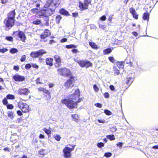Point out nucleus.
<instances>
[{"mask_svg": "<svg viewBox=\"0 0 158 158\" xmlns=\"http://www.w3.org/2000/svg\"><path fill=\"white\" fill-rule=\"evenodd\" d=\"M17 113L19 116H21L22 115V113L20 110H18L17 112Z\"/></svg>", "mask_w": 158, "mask_h": 158, "instance_id": "nucleus-62", "label": "nucleus"}, {"mask_svg": "<svg viewBox=\"0 0 158 158\" xmlns=\"http://www.w3.org/2000/svg\"><path fill=\"white\" fill-rule=\"evenodd\" d=\"M15 20L6 18L4 21L6 26L8 27H12L14 24Z\"/></svg>", "mask_w": 158, "mask_h": 158, "instance_id": "nucleus-9", "label": "nucleus"}, {"mask_svg": "<svg viewBox=\"0 0 158 158\" xmlns=\"http://www.w3.org/2000/svg\"><path fill=\"white\" fill-rule=\"evenodd\" d=\"M19 36L21 40L23 42H25L26 37L24 33L22 31H20L19 33Z\"/></svg>", "mask_w": 158, "mask_h": 158, "instance_id": "nucleus-15", "label": "nucleus"}, {"mask_svg": "<svg viewBox=\"0 0 158 158\" xmlns=\"http://www.w3.org/2000/svg\"><path fill=\"white\" fill-rule=\"evenodd\" d=\"M41 2V1L40 0H37L34 2L33 4H35L36 7H39L40 6Z\"/></svg>", "mask_w": 158, "mask_h": 158, "instance_id": "nucleus-24", "label": "nucleus"}, {"mask_svg": "<svg viewBox=\"0 0 158 158\" xmlns=\"http://www.w3.org/2000/svg\"><path fill=\"white\" fill-rule=\"evenodd\" d=\"M60 13L63 15H69V13L68 11H67L66 10H65V9H60Z\"/></svg>", "mask_w": 158, "mask_h": 158, "instance_id": "nucleus-19", "label": "nucleus"}, {"mask_svg": "<svg viewBox=\"0 0 158 158\" xmlns=\"http://www.w3.org/2000/svg\"><path fill=\"white\" fill-rule=\"evenodd\" d=\"M143 19L144 20L148 21L149 19V15L148 13H144L143 16Z\"/></svg>", "mask_w": 158, "mask_h": 158, "instance_id": "nucleus-25", "label": "nucleus"}, {"mask_svg": "<svg viewBox=\"0 0 158 158\" xmlns=\"http://www.w3.org/2000/svg\"><path fill=\"white\" fill-rule=\"evenodd\" d=\"M18 106L19 108L24 113H27L31 110V108L29 107L28 105L26 103H23L22 102H20L19 103Z\"/></svg>", "mask_w": 158, "mask_h": 158, "instance_id": "nucleus-3", "label": "nucleus"}, {"mask_svg": "<svg viewBox=\"0 0 158 158\" xmlns=\"http://www.w3.org/2000/svg\"><path fill=\"white\" fill-rule=\"evenodd\" d=\"M38 89L40 91H42L44 93L46 94H49V91L46 90L42 87H40L38 88Z\"/></svg>", "mask_w": 158, "mask_h": 158, "instance_id": "nucleus-21", "label": "nucleus"}, {"mask_svg": "<svg viewBox=\"0 0 158 158\" xmlns=\"http://www.w3.org/2000/svg\"><path fill=\"white\" fill-rule=\"evenodd\" d=\"M6 98L8 99H14L15 98L14 95L12 94H8L6 96Z\"/></svg>", "mask_w": 158, "mask_h": 158, "instance_id": "nucleus-33", "label": "nucleus"}, {"mask_svg": "<svg viewBox=\"0 0 158 158\" xmlns=\"http://www.w3.org/2000/svg\"><path fill=\"white\" fill-rule=\"evenodd\" d=\"M133 17L135 19H138V15L137 13H135L134 14L132 15Z\"/></svg>", "mask_w": 158, "mask_h": 158, "instance_id": "nucleus-52", "label": "nucleus"}, {"mask_svg": "<svg viewBox=\"0 0 158 158\" xmlns=\"http://www.w3.org/2000/svg\"><path fill=\"white\" fill-rule=\"evenodd\" d=\"M110 131L112 132H114L116 131L117 129L115 127H113L110 128Z\"/></svg>", "mask_w": 158, "mask_h": 158, "instance_id": "nucleus-54", "label": "nucleus"}, {"mask_svg": "<svg viewBox=\"0 0 158 158\" xmlns=\"http://www.w3.org/2000/svg\"><path fill=\"white\" fill-rule=\"evenodd\" d=\"M18 93L20 95H28L30 93V90L27 88H19L18 91Z\"/></svg>", "mask_w": 158, "mask_h": 158, "instance_id": "nucleus-8", "label": "nucleus"}, {"mask_svg": "<svg viewBox=\"0 0 158 158\" xmlns=\"http://www.w3.org/2000/svg\"><path fill=\"white\" fill-rule=\"evenodd\" d=\"M123 143H122L119 142L118 143L116 144V145L119 146L120 148H122Z\"/></svg>", "mask_w": 158, "mask_h": 158, "instance_id": "nucleus-57", "label": "nucleus"}, {"mask_svg": "<svg viewBox=\"0 0 158 158\" xmlns=\"http://www.w3.org/2000/svg\"><path fill=\"white\" fill-rule=\"evenodd\" d=\"M43 131H44L45 133L48 135H50L51 133V131L47 129L46 128H44L43 129Z\"/></svg>", "mask_w": 158, "mask_h": 158, "instance_id": "nucleus-27", "label": "nucleus"}, {"mask_svg": "<svg viewBox=\"0 0 158 158\" xmlns=\"http://www.w3.org/2000/svg\"><path fill=\"white\" fill-rule=\"evenodd\" d=\"M101 20L102 21H105L106 19V17L105 15H103L101 18Z\"/></svg>", "mask_w": 158, "mask_h": 158, "instance_id": "nucleus-59", "label": "nucleus"}, {"mask_svg": "<svg viewBox=\"0 0 158 158\" xmlns=\"http://www.w3.org/2000/svg\"><path fill=\"white\" fill-rule=\"evenodd\" d=\"M66 47L67 48H77V46L73 44H70L66 45Z\"/></svg>", "mask_w": 158, "mask_h": 158, "instance_id": "nucleus-28", "label": "nucleus"}, {"mask_svg": "<svg viewBox=\"0 0 158 158\" xmlns=\"http://www.w3.org/2000/svg\"><path fill=\"white\" fill-rule=\"evenodd\" d=\"M110 88L111 90L112 91H114L115 89L114 86L113 85H110Z\"/></svg>", "mask_w": 158, "mask_h": 158, "instance_id": "nucleus-61", "label": "nucleus"}, {"mask_svg": "<svg viewBox=\"0 0 158 158\" xmlns=\"http://www.w3.org/2000/svg\"><path fill=\"white\" fill-rule=\"evenodd\" d=\"M117 65L120 69H123L124 67L123 63V62H118Z\"/></svg>", "mask_w": 158, "mask_h": 158, "instance_id": "nucleus-31", "label": "nucleus"}, {"mask_svg": "<svg viewBox=\"0 0 158 158\" xmlns=\"http://www.w3.org/2000/svg\"><path fill=\"white\" fill-rule=\"evenodd\" d=\"M57 71L59 74L64 77L70 76L72 74L70 70L66 68H59Z\"/></svg>", "mask_w": 158, "mask_h": 158, "instance_id": "nucleus-2", "label": "nucleus"}, {"mask_svg": "<svg viewBox=\"0 0 158 158\" xmlns=\"http://www.w3.org/2000/svg\"><path fill=\"white\" fill-rule=\"evenodd\" d=\"M104 144L102 143H98L97 144V146L98 147L100 148H102V147H104Z\"/></svg>", "mask_w": 158, "mask_h": 158, "instance_id": "nucleus-41", "label": "nucleus"}, {"mask_svg": "<svg viewBox=\"0 0 158 158\" xmlns=\"http://www.w3.org/2000/svg\"><path fill=\"white\" fill-rule=\"evenodd\" d=\"M132 79L131 78L129 77V78H127V80L126 82L127 84L130 85L132 83Z\"/></svg>", "mask_w": 158, "mask_h": 158, "instance_id": "nucleus-32", "label": "nucleus"}, {"mask_svg": "<svg viewBox=\"0 0 158 158\" xmlns=\"http://www.w3.org/2000/svg\"><path fill=\"white\" fill-rule=\"evenodd\" d=\"M98 121L100 123H104L106 122V121L104 119H98Z\"/></svg>", "mask_w": 158, "mask_h": 158, "instance_id": "nucleus-51", "label": "nucleus"}, {"mask_svg": "<svg viewBox=\"0 0 158 158\" xmlns=\"http://www.w3.org/2000/svg\"><path fill=\"white\" fill-rule=\"evenodd\" d=\"M53 59L51 58H48L46 59V64L50 66L53 65L52 61Z\"/></svg>", "mask_w": 158, "mask_h": 158, "instance_id": "nucleus-18", "label": "nucleus"}, {"mask_svg": "<svg viewBox=\"0 0 158 158\" xmlns=\"http://www.w3.org/2000/svg\"><path fill=\"white\" fill-rule=\"evenodd\" d=\"M129 11L130 13H131L132 15L136 13L135 9L132 7L130 8Z\"/></svg>", "mask_w": 158, "mask_h": 158, "instance_id": "nucleus-30", "label": "nucleus"}, {"mask_svg": "<svg viewBox=\"0 0 158 158\" xmlns=\"http://www.w3.org/2000/svg\"><path fill=\"white\" fill-rule=\"evenodd\" d=\"M38 9L37 8L33 9L31 10L30 12L32 14H35V13L38 12Z\"/></svg>", "mask_w": 158, "mask_h": 158, "instance_id": "nucleus-37", "label": "nucleus"}, {"mask_svg": "<svg viewBox=\"0 0 158 158\" xmlns=\"http://www.w3.org/2000/svg\"><path fill=\"white\" fill-rule=\"evenodd\" d=\"M89 4L87 2H85V1L84 3L81 2H79V7L80 9H82V10H83L85 9H87L88 6V5Z\"/></svg>", "mask_w": 158, "mask_h": 158, "instance_id": "nucleus-13", "label": "nucleus"}, {"mask_svg": "<svg viewBox=\"0 0 158 158\" xmlns=\"http://www.w3.org/2000/svg\"><path fill=\"white\" fill-rule=\"evenodd\" d=\"M112 155V154L110 152L105 153L104 156L106 157H109Z\"/></svg>", "mask_w": 158, "mask_h": 158, "instance_id": "nucleus-39", "label": "nucleus"}, {"mask_svg": "<svg viewBox=\"0 0 158 158\" xmlns=\"http://www.w3.org/2000/svg\"><path fill=\"white\" fill-rule=\"evenodd\" d=\"M107 138L109 139L110 140H114L115 139L114 135H108L106 136Z\"/></svg>", "mask_w": 158, "mask_h": 158, "instance_id": "nucleus-29", "label": "nucleus"}, {"mask_svg": "<svg viewBox=\"0 0 158 158\" xmlns=\"http://www.w3.org/2000/svg\"><path fill=\"white\" fill-rule=\"evenodd\" d=\"M36 16L37 17H40L41 16H44V11L42 10L40 11H38L36 14Z\"/></svg>", "mask_w": 158, "mask_h": 158, "instance_id": "nucleus-20", "label": "nucleus"}, {"mask_svg": "<svg viewBox=\"0 0 158 158\" xmlns=\"http://www.w3.org/2000/svg\"><path fill=\"white\" fill-rule=\"evenodd\" d=\"M46 52L43 49H41L36 52H32L31 53V56L33 58L38 57L42 56L43 54H46Z\"/></svg>", "mask_w": 158, "mask_h": 158, "instance_id": "nucleus-7", "label": "nucleus"}, {"mask_svg": "<svg viewBox=\"0 0 158 158\" xmlns=\"http://www.w3.org/2000/svg\"><path fill=\"white\" fill-rule=\"evenodd\" d=\"M114 72L115 74L118 75L119 73V70H118L116 67H114Z\"/></svg>", "mask_w": 158, "mask_h": 158, "instance_id": "nucleus-43", "label": "nucleus"}, {"mask_svg": "<svg viewBox=\"0 0 158 158\" xmlns=\"http://www.w3.org/2000/svg\"><path fill=\"white\" fill-rule=\"evenodd\" d=\"M74 60L82 67H85L88 68L92 65V63L89 61L81 60L76 59H75Z\"/></svg>", "mask_w": 158, "mask_h": 158, "instance_id": "nucleus-4", "label": "nucleus"}, {"mask_svg": "<svg viewBox=\"0 0 158 158\" xmlns=\"http://www.w3.org/2000/svg\"><path fill=\"white\" fill-rule=\"evenodd\" d=\"M31 66L33 67L34 68L38 69L39 68V66L37 65L36 64H31Z\"/></svg>", "mask_w": 158, "mask_h": 158, "instance_id": "nucleus-49", "label": "nucleus"}, {"mask_svg": "<svg viewBox=\"0 0 158 158\" xmlns=\"http://www.w3.org/2000/svg\"><path fill=\"white\" fill-rule=\"evenodd\" d=\"M93 88L94 91L96 92H98L99 90V88L96 85H94Z\"/></svg>", "mask_w": 158, "mask_h": 158, "instance_id": "nucleus-45", "label": "nucleus"}, {"mask_svg": "<svg viewBox=\"0 0 158 158\" xmlns=\"http://www.w3.org/2000/svg\"><path fill=\"white\" fill-rule=\"evenodd\" d=\"M31 65L30 64H27L25 65V68L27 69H29L31 67Z\"/></svg>", "mask_w": 158, "mask_h": 158, "instance_id": "nucleus-56", "label": "nucleus"}, {"mask_svg": "<svg viewBox=\"0 0 158 158\" xmlns=\"http://www.w3.org/2000/svg\"><path fill=\"white\" fill-rule=\"evenodd\" d=\"M10 52L12 53H15L18 52V50L15 48H12L10 50Z\"/></svg>", "mask_w": 158, "mask_h": 158, "instance_id": "nucleus-35", "label": "nucleus"}, {"mask_svg": "<svg viewBox=\"0 0 158 158\" xmlns=\"http://www.w3.org/2000/svg\"><path fill=\"white\" fill-rule=\"evenodd\" d=\"M104 96L106 98H108L109 96V94L108 93H106L104 94Z\"/></svg>", "mask_w": 158, "mask_h": 158, "instance_id": "nucleus-58", "label": "nucleus"}, {"mask_svg": "<svg viewBox=\"0 0 158 158\" xmlns=\"http://www.w3.org/2000/svg\"><path fill=\"white\" fill-rule=\"evenodd\" d=\"M50 35V31L48 30L45 29L44 34L41 35L40 37L41 39H44Z\"/></svg>", "mask_w": 158, "mask_h": 158, "instance_id": "nucleus-14", "label": "nucleus"}, {"mask_svg": "<svg viewBox=\"0 0 158 158\" xmlns=\"http://www.w3.org/2000/svg\"><path fill=\"white\" fill-rule=\"evenodd\" d=\"M54 137L55 138V139L57 140V141H59L61 139V137L60 135H56L54 136Z\"/></svg>", "mask_w": 158, "mask_h": 158, "instance_id": "nucleus-36", "label": "nucleus"}, {"mask_svg": "<svg viewBox=\"0 0 158 158\" xmlns=\"http://www.w3.org/2000/svg\"><path fill=\"white\" fill-rule=\"evenodd\" d=\"M15 11L13 10L11 12H10L8 15V17L7 18L8 19H13L15 20L14 18L15 17Z\"/></svg>", "mask_w": 158, "mask_h": 158, "instance_id": "nucleus-17", "label": "nucleus"}, {"mask_svg": "<svg viewBox=\"0 0 158 158\" xmlns=\"http://www.w3.org/2000/svg\"><path fill=\"white\" fill-rule=\"evenodd\" d=\"M61 17L60 15H58L56 17V22L57 23H59L60 22V20L61 19Z\"/></svg>", "mask_w": 158, "mask_h": 158, "instance_id": "nucleus-34", "label": "nucleus"}, {"mask_svg": "<svg viewBox=\"0 0 158 158\" xmlns=\"http://www.w3.org/2000/svg\"><path fill=\"white\" fill-rule=\"evenodd\" d=\"M55 8H52L47 9L45 10H44V17H47L50 16L53 14V12L55 10Z\"/></svg>", "mask_w": 158, "mask_h": 158, "instance_id": "nucleus-11", "label": "nucleus"}, {"mask_svg": "<svg viewBox=\"0 0 158 158\" xmlns=\"http://www.w3.org/2000/svg\"><path fill=\"white\" fill-rule=\"evenodd\" d=\"M54 59L56 62L58 63H60L61 62L60 58L58 55H55L54 56Z\"/></svg>", "mask_w": 158, "mask_h": 158, "instance_id": "nucleus-22", "label": "nucleus"}, {"mask_svg": "<svg viewBox=\"0 0 158 158\" xmlns=\"http://www.w3.org/2000/svg\"><path fill=\"white\" fill-rule=\"evenodd\" d=\"M7 114L8 117L11 119H13L15 115L14 114L13 112L12 111H8L7 113Z\"/></svg>", "mask_w": 158, "mask_h": 158, "instance_id": "nucleus-23", "label": "nucleus"}, {"mask_svg": "<svg viewBox=\"0 0 158 158\" xmlns=\"http://www.w3.org/2000/svg\"><path fill=\"white\" fill-rule=\"evenodd\" d=\"M8 51V49L6 48H4L2 49H0V52L4 53Z\"/></svg>", "mask_w": 158, "mask_h": 158, "instance_id": "nucleus-44", "label": "nucleus"}, {"mask_svg": "<svg viewBox=\"0 0 158 158\" xmlns=\"http://www.w3.org/2000/svg\"><path fill=\"white\" fill-rule=\"evenodd\" d=\"M26 55H23L21 57V58L20 59V60L22 62H23L25 60H26Z\"/></svg>", "mask_w": 158, "mask_h": 158, "instance_id": "nucleus-48", "label": "nucleus"}, {"mask_svg": "<svg viewBox=\"0 0 158 158\" xmlns=\"http://www.w3.org/2000/svg\"><path fill=\"white\" fill-rule=\"evenodd\" d=\"M41 23V21L40 20H37L35 21H34L33 22V23L35 24L38 25L40 24Z\"/></svg>", "mask_w": 158, "mask_h": 158, "instance_id": "nucleus-40", "label": "nucleus"}, {"mask_svg": "<svg viewBox=\"0 0 158 158\" xmlns=\"http://www.w3.org/2000/svg\"><path fill=\"white\" fill-rule=\"evenodd\" d=\"M72 148H70L66 147L63 150V152L64 153V156L65 158H70L71 156V152L72 151L75 147V145L72 146Z\"/></svg>", "mask_w": 158, "mask_h": 158, "instance_id": "nucleus-5", "label": "nucleus"}, {"mask_svg": "<svg viewBox=\"0 0 158 158\" xmlns=\"http://www.w3.org/2000/svg\"><path fill=\"white\" fill-rule=\"evenodd\" d=\"M67 40L66 38H63L60 41L61 43H63L65 42Z\"/></svg>", "mask_w": 158, "mask_h": 158, "instance_id": "nucleus-63", "label": "nucleus"}, {"mask_svg": "<svg viewBox=\"0 0 158 158\" xmlns=\"http://www.w3.org/2000/svg\"><path fill=\"white\" fill-rule=\"evenodd\" d=\"M13 78L15 81L22 82L24 81L25 78L24 77L16 74L13 76Z\"/></svg>", "mask_w": 158, "mask_h": 158, "instance_id": "nucleus-10", "label": "nucleus"}, {"mask_svg": "<svg viewBox=\"0 0 158 158\" xmlns=\"http://www.w3.org/2000/svg\"><path fill=\"white\" fill-rule=\"evenodd\" d=\"M6 39L8 41H12L13 38L12 37L10 36L6 37Z\"/></svg>", "mask_w": 158, "mask_h": 158, "instance_id": "nucleus-53", "label": "nucleus"}, {"mask_svg": "<svg viewBox=\"0 0 158 158\" xmlns=\"http://www.w3.org/2000/svg\"><path fill=\"white\" fill-rule=\"evenodd\" d=\"M14 69L15 70L18 71L19 70V68L18 66H14Z\"/></svg>", "mask_w": 158, "mask_h": 158, "instance_id": "nucleus-64", "label": "nucleus"}, {"mask_svg": "<svg viewBox=\"0 0 158 158\" xmlns=\"http://www.w3.org/2000/svg\"><path fill=\"white\" fill-rule=\"evenodd\" d=\"M74 94L72 96L70 99H64L61 100V102L64 104L66 106L70 109H72L74 108L77 105V103L80 102L81 100L79 99L77 102H75L71 99H74L79 98L80 94L79 89H77L75 91Z\"/></svg>", "mask_w": 158, "mask_h": 158, "instance_id": "nucleus-1", "label": "nucleus"}, {"mask_svg": "<svg viewBox=\"0 0 158 158\" xmlns=\"http://www.w3.org/2000/svg\"><path fill=\"white\" fill-rule=\"evenodd\" d=\"M7 108L8 109H12L14 108V106L12 104H9L7 105Z\"/></svg>", "mask_w": 158, "mask_h": 158, "instance_id": "nucleus-46", "label": "nucleus"}, {"mask_svg": "<svg viewBox=\"0 0 158 158\" xmlns=\"http://www.w3.org/2000/svg\"><path fill=\"white\" fill-rule=\"evenodd\" d=\"M90 46L93 48L97 49L98 48L96 44L93 42H90L89 43Z\"/></svg>", "mask_w": 158, "mask_h": 158, "instance_id": "nucleus-26", "label": "nucleus"}, {"mask_svg": "<svg viewBox=\"0 0 158 158\" xmlns=\"http://www.w3.org/2000/svg\"><path fill=\"white\" fill-rule=\"evenodd\" d=\"M108 58L110 61L112 63H114L115 61L114 58L112 57H109Z\"/></svg>", "mask_w": 158, "mask_h": 158, "instance_id": "nucleus-55", "label": "nucleus"}, {"mask_svg": "<svg viewBox=\"0 0 158 158\" xmlns=\"http://www.w3.org/2000/svg\"><path fill=\"white\" fill-rule=\"evenodd\" d=\"M51 6L52 8H55L56 4L54 2L53 0H48L45 4L44 7L47 8Z\"/></svg>", "mask_w": 158, "mask_h": 158, "instance_id": "nucleus-12", "label": "nucleus"}, {"mask_svg": "<svg viewBox=\"0 0 158 158\" xmlns=\"http://www.w3.org/2000/svg\"><path fill=\"white\" fill-rule=\"evenodd\" d=\"M111 51V50L110 48L107 49L104 51L105 54L110 53Z\"/></svg>", "mask_w": 158, "mask_h": 158, "instance_id": "nucleus-38", "label": "nucleus"}, {"mask_svg": "<svg viewBox=\"0 0 158 158\" xmlns=\"http://www.w3.org/2000/svg\"><path fill=\"white\" fill-rule=\"evenodd\" d=\"M76 77L73 76L71 77L69 79L67 80L65 83V86L67 88L72 87L74 86L75 82Z\"/></svg>", "mask_w": 158, "mask_h": 158, "instance_id": "nucleus-6", "label": "nucleus"}, {"mask_svg": "<svg viewBox=\"0 0 158 158\" xmlns=\"http://www.w3.org/2000/svg\"><path fill=\"white\" fill-rule=\"evenodd\" d=\"M105 113L107 115H111L112 113L110 111L107 110H105L104 111Z\"/></svg>", "mask_w": 158, "mask_h": 158, "instance_id": "nucleus-42", "label": "nucleus"}, {"mask_svg": "<svg viewBox=\"0 0 158 158\" xmlns=\"http://www.w3.org/2000/svg\"><path fill=\"white\" fill-rule=\"evenodd\" d=\"M73 120L76 123H78L80 121L79 115L77 114H72L71 115Z\"/></svg>", "mask_w": 158, "mask_h": 158, "instance_id": "nucleus-16", "label": "nucleus"}, {"mask_svg": "<svg viewBox=\"0 0 158 158\" xmlns=\"http://www.w3.org/2000/svg\"><path fill=\"white\" fill-rule=\"evenodd\" d=\"M2 102L4 105H7L8 103V101L7 99L6 98H4L2 100Z\"/></svg>", "mask_w": 158, "mask_h": 158, "instance_id": "nucleus-47", "label": "nucleus"}, {"mask_svg": "<svg viewBox=\"0 0 158 158\" xmlns=\"http://www.w3.org/2000/svg\"><path fill=\"white\" fill-rule=\"evenodd\" d=\"M94 105L99 108H101L102 106V104L99 103H95V104Z\"/></svg>", "mask_w": 158, "mask_h": 158, "instance_id": "nucleus-50", "label": "nucleus"}, {"mask_svg": "<svg viewBox=\"0 0 158 158\" xmlns=\"http://www.w3.org/2000/svg\"><path fill=\"white\" fill-rule=\"evenodd\" d=\"M39 153L40 154L42 155H44L45 154L44 152V150H40L39 152Z\"/></svg>", "mask_w": 158, "mask_h": 158, "instance_id": "nucleus-60", "label": "nucleus"}]
</instances>
